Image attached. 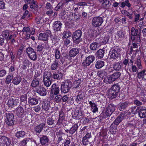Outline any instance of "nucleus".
Listing matches in <instances>:
<instances>
[{
    "label": "nucleus",
    "instance_id": "1",
    "mask_svg": "<svg viewBox=\"0 0 146 146\" xmlns=\"http://www.w3.org/2000/svg\"><path fill=\"white\" fill-rule=\"evenodd\" d=\"M113 89H110L107 92L108 98L111 99L115 98L118 95L119 92V85L116 84L112 86Z\"/></svg>",
    "mask_w": 146,
    "mask_h": 146
},
{
    "label": "nucleus",
    "instance_id": "2",
    "mask_svg": "<svg viewBox=\"0 0 146 146\" xmlns=\"http://www.w3.org/2000/svg\"><path fill=\"white\" fill-rule=\"evenodd\" d=\"M72 87V83L69 80L65 81L61 84L60 90L63 93H66L69 92Z\"/></svg>",
    "mask_w": 146,
    "mask_h": 146
},
{
    "label": "nucleus",
    "instance_id": "3",
    "mask_svg": "<svg viewBox=\"0 0 146 146\" xmlns=\"http://www.w3.org/2000/svg\"><path fill=\"white\" fill-rule=\"evenodd\" d=\"M82 33V32L80 30H76L73 33L72 38L74 43L78 44L82 40L81 38Z\"/></svg>",
    "mask_w": 146,
    "mask_h": 146
},
{
    "label": "nucleus",
    "instance_id": "4",
    "mask_svg": "<svg viewBox=\"0 0 146 146\" xmlns=\"http://www.w3.org/2000/svg\"><path fill=\"white\" fill-rule=\"evenodd\" d=\"M26 52L30 59L34 61L36 60L37 57L36 52L32 48H27L26 49Z\"/></svg>",
    "mask_w": 146,
    "mask_h": 146
},
{
    "label": "nucleus",
    "instance_id": "5",
    "mask_svg": "<svg viewBox=\"0 0 146 146\" xmlns=\"http://www.w3.org/2000/svg\"><path fill=\"white\" fill-rule=\"evenodd\" d=\"M11 139L5 137L3 136L0 138V146H13Z\"/></svg>",
    "mask_w": 146,
    "mask_h": 146
},
{
    "label": "nucleus",
    "instance_id": "6",
    "mask_svg": "<svg viewBox=\"0 0 146 146\" xmlns=\"http://www.w3.org/2000/svg\"><path fill=\"white\" fill-rule=\"evenodd\" d=\"M141 35V30L139 31L137 29H135L134 27H132L131 29V38L132 40H134L135 37L137 36L140 39V37Z\"/></svg>",
    "mask_w": 146,
    "mask_h": 146
},
{
    "label": "nucleus",
    "instance_id": "7",
    "mask_svg": "<svg viewBox=\"0 0 146 146\" xmlns=\"http://www.w3.org/2000/svg\"><path fill=\"white\" fill-rule=\"evenodd\" d=\"M58 119V116L56 115H52L51 117H48L46 119L47 124L52 127L55 126Z\"/></svg>",
    "mask_w": 146,
    "mask_h": 146
},
{
    "label": "nucleus",
    "instance_id": "8",
    "mask_svg": "<svg viewBox=\"0 0 146 146\" xmlns=\"http://www.w3.org/2000/svg\"><path fill=\"white\" fill-rule=\"evenodd\" d=\"M6 117L5 122L8 125L11 126L14 124V121H13L14 115L13 114L9 113H7Z\"/></svg>",
    "mask_w": 146,
    "mask_h": 146
},
{
    "label": "nucleus",
    "instance_id": "9",
    "mask_svg": "<svg viewBox=\"0 0 146 146\" xmlns=\"http://www.w3.org/2000/svg\"><path fill=\"white\" fill-rule=\"evenodd\" d=\"M103 22V19L102 17H95L92 19V24L95 27H97L100 26Z\"/></svg>",
    "mask_w": 146,
    "mask_h": 146
},
{
    "label": "nucleus",
    "instance_id": "10",
    "mask_svg": "<svg viewBox=\"0 0 146 146\" xmlns=\"http://www.w3.org/2000/svg\"><path fill=\"white\" fill-rule=\"evenodd\" d=\"M114 108L111 105H110L105 109V112L104 114V118H106L110 116L114 110Z\"/></svg>",
    "mask_w": 146,
    "mask_h": 146
},
{
    "label": "nucleus",
    "instance_id": "11",
    "mask_svg": "<svg viewBox=\"0 0 146 146\" xmlns=\"http://www.w3.org/2000/svg\"><path fill=\"white\" fill-rule=\"evenodd\" d=\"M60 88L59 86L56 85V84H54L52 86L50 93V96L51 94L55 95L58 94L59 93Z\"/></svg>",
    "mask_w": 146,
    "mask_h": 146
},
{
    "label": "nucleus",
    "instance_id": "12",
    "mask_svg": "<svg viewBox=\"0 0 146 146\" xmlns=\"http://www.w3.org/2000/svg\"><path fill=\"white\" fill-rule=\"evenodd\" d=\"M116 49L114 48L111 49L109 54L110 58L115 59L118 58L119 55L118 49Z\"/></svg>",
    "mask_w": 146,
    "mask_h": 146
},
{
    "label": "nucleus",
    "instance_id": "13",
    "mask_svg": "<svg viewBox=\"0 0 146 146\" xmlns=\"http://www.w3.org/2000/svg\"><path fill=\"white\" fill-rule=\"evenodd\" d=\"M35 91L42 96H45L46 94V89L41 86L36 87Z\"/></svg>",
    "mask_w": 146,
    "mask_h": 146
},
{
    "label": "nucleus",
    "instance_id": "14",
    "mask_svg": "<svg viewBox=\"0 0 146 146\" xmlns=\"http://www.w3.org/2000/svg\"><path fill=\"white\" fill-rule=\"evenodd\" d=\"M43 81L45 86L46 87H49L51 83V82L50 80L49 76H48L46 73H44L43 75Z\"/></svg>",
    "mask_w": 146,
    "mask_h": 146
},
{
    "label": "nucleus",
    "instance_id": "15",
    "mask_svg": "<svg viewBox=\"0 0 146 146\" xmlns=\"http://www.w3.org/2000/svg\"><path fill=\"white\" fill-rule=\"evenodd\" d=\"M18 103V101L17 100L13 98L11 99L8 100L7 104L9 107L15 109L17 107Z\"/></svg>",
    "mask_w": 146,
    "mask_h": 146
},
{
    "label": "nucleus",
    "instance_id": "16",
    "mask_svg": "<svg viewBox=\"0 0 146 146\" xmlns=\"http://www.w3.org/2000/svg\"><path fill=\"white\" fill-rule=\"evenodd\" d=\"M14 111V112L16 113V115L19 117H21L24 113V110L21 106H20L16 108Z\"/></svg>",
    "mask_w": 146,
    "mask_h": 146
},
{
    "label": "nucleus",
    "instance_id": "17",
    "mask_svg": "<svg viewBox=\"0 0 146 146\" xmlns=\"http://www.w3.org/2000/svg\"><path fill=\"white\" fill-rule=\"evenodd\" d=\"M45 125V124L44 123H40L34 127V131L36 133L39 134L42 131Z\"/></svg>",
    "mask_w": 146,
    "mask_h": 146
},
{
    "label": "nucleus",
    "instance_id": "18",
    "mask_svg": "<svg viewBox=\"0 0 146 146\" xmlns=\"http://www.w3.org/2000/svg\"><path fill=\"white\" fill-rule=\"evenodd\" d=\"M51 77L54 79L60 80L63 77V74L61 72H54L52 74H51Z\"/></svg>",
    "mask_w": 146,
    "mask_h": 146
},
{
    "label": "nucleus",
    "instance_id": "19",
    "mask_svg": "<svg viewBox=\"0 0 146 146\" xmlns=\"http://www.w3.org/2000/svg\"><path fill=\"white\" fill-rule=\"evenodd\" d=\"M62 25V23L60 21H55L53 24V27L54 30L56 31L60 30Z\"/></svg>",
    "mask_w": 146,
    "mask_h": 146
},
{
    "label": "nucleus",
    "instance_id": "20",
    "mask_svg": "<svg viewBox=\"0 0 146 146\" xmlns=\"http://www.w3.org/2000/svg\"><path fill=\"white\" fill-rule=\"evenodd\" d=\"M89 37L91 39L95 38L97 36L98 33L96 30H93L91 29L89 30L88 32Z\"/></svg>",
    "mask_w": 146,
    "mask_h": 146
},
{
    "label": "nucleus",
    "instance_id": "21",
    "mask_svg": "<svg viewBox=\"0 0 146 146\" xmlns=\"http://www.w3.org/2000/svg\"><path fill=\"white\" fill-rule=\"evenodd\" d=\"M79 48H72L69 51V55L70 57L76 56L79 52Z\"/></svg>",
    "mask_w": 146,
    "mask_h": 146
},
{
    "label": "nucleus",
    "instance_id": "22",
    "mask_svg": "<svg viewBox=\"0 0 146 146\" xmlns=\"http://www.w3.org/2000/svg\"><path fill=\"white\" fill-rule=\"evenodd\" d=\"M71 20L74 21H76L80 19L81 15L78 13H71L69 16Z\"/></svg>",
    "mask_w": 146,
    "mask_h": 146
},
{
    "label": "nucleus",
    "instance_id": "23",
    "mask_svg": "<svg viewBox=\"0 0 146 146\" xmlns=\"http://www.w3.org/2000/svg\"><path fill=\"white\" fill-rule=\"evenodd\" d=\"M49 141L48 137L45 135H42L40 139V141L42 145H44L47 143Z\"/></svg>",
    "mask_w": 146,
    "mask_h": 146
},
{
    "label": "nucleus",
    "instance_id": "24",
    "mask_svg": "<svg viewBox=\"0 0 146 146\" xmlns=\"http://www.w3.org/2000/svg\"><path fill=\"white\" fill-rule=\"evenodd\" d=\"M105 51L102 49H100L98 50L95 53V55L99 59L103 58L104 54Z\"/></svg>",
    "mask_w": 146,
    "mask_h": 146
},
{
    "label": "nucleus",
    "instance_id": "25",
    "mask_svg": "<svg viewBox=\"0 0 146 146\" xmlns=\"http://www.w3.org/2000/svg\"><path fill=\"white\" fill-rule=\"evenodd\" d=\"M100 46L101 44L100 43L95 42L91 44L90 46V48L91 50H95Z\"/></svg>",
    "mask_w": 146,
    "mask_h": 146
},
{
    "label": "nucleus",
    "instance_id": "26",
    "mask_svg": "<svg viewBox=\"0 0 146 146\" xmlns=\"http://www.w3.org/2000/svg\"><path fill=\"white\" fill-rule=\"evenodd\" d=\"M89 103L92 110V111L94 113H95L96 112L98 111V108L97 107V105L95 103H93L91 101H89Z\"/></svg>",
    "mask_w": 146,
    "mask_h": 146
},
{
    "label": "nucleus",
    "instance_id": "27",
    "mask_svg": "<svg viewBox=\"0 0 146 146\" xmlns=\"http://www.w3.org/2000/svg\"><path fill=\"white\" fill-rule=\"evenodd\" d=\"M39 82L38 81V79L37 77L35 76L34 78L32 81L31 86L33 87H38L39 84Z\"/></svg>",
    "mask_w": 146,
    "mask_h": 146
},
{
    "label": "nucleus",
    "instance_id": "28",
    "mask_svg": "<svg viewBox=\"0 0 146 146\" xmlns=\"http://www.w3.org/2000/svg\"><path fill=\"white\" fill-rule=\"evenodd\" d=\"M104 65V62L103 61L99 60L96 62L95 67L98 69L101 68Z\"/></svg>",
    "mask_w": 146,
    "mask_h": 146
},
{
    "label": "nucleus",
    "instance_id": "29",
    "mask_svg": "<svg viewBox=\"0 0 146 146\" xmlns=\"http://www.w3.org/2000/svg\"><path fill=\"white\" fill-rule=\"evenodd\" d=\"M28 103L31 105H36L38 103V100L34 97H30L28 98Z\"/></svg>",
    "mask_w": 146,
    "mask_h": 146
},
{
    "label": "nucleus",
    "instance_id": "30",
    "mask_svg": "<svg viewBox=\"0 0 146 146\" xmlns=\"http://www.w3.org/2000/svg\"><path fill=\"white\" fill-rule=\"evenodd\" d=\"M139 115L141 118L146 117V109H140L138 111Z\"/></svg>",
    "mask_w": 146,
    "mask_h": 146
},
{
    "label": "nucleus",
    "instance_id": "31",
    "mask_svg": "<svg viewBox=\"0 0 146 146\" xmlns=\"http://www.w3.org/2000/svg\"><path fill=\"white\" fill-rule=\"evenodd\" d=\"M117 126L115 125L114 124H112L110 126L109 131L112 134H115L117 131Z\"/></svg>",
    "mask_w": 146,
    "mask_h": 146
},
{
    "label": "nucleus",
    "instance_id": "32",
    "mask_svg": "<svg viewBox=\"0 0 146 146\" xmlns=\"http://www.w3.org/2000/svg\"><path fill=\"white\" fill-rule=\"evenodd\" d=\"M22 79L20 76H17L13 78L12 83L15 85L19 84L21 82Z\"/></svg>",
    "mask_w": 146,
    "mask_h": 146
},
{
    "label": "nucleus",
    "instance_id": "33",
    "mask_svg": "<svg viewBox=\"0 0 146 146\" xmlns=\"http://www.w3.org/2000/svg\"><path fill=\"white\" fill-rule=\"evenodd\" d=\"M25 135V132L23 131H17L15 133V136L17 138H19L24 137Z\"/></svg>",
    "mask_w": 146,
    "mask_h": 146
},
{
    "label": "nucleus",
    "instance_id": "34",
    "mask_svg": "<svg viewBox=\"0 0 146 146\" xmlns=\"http://www.w3.org/2000/svg\"><path fill=\"white\" fill-rule=\"evenodd\" d=\"M38 39L39 40L44 41H47L48 38L44 33H40L38 36Z\"/></svg>",
    "mask_w": 146,
    "mask_h": 146
},
{
    "label": "nucleus",
    "instance_id": "35",
    "mask_svg": "<svg viewBox=\"0 0 146 146\" xmlns=\"http://www.w3.org/2000/svg\"><path fill=\"white\" fill-rule=\"evenodd\" d=\"M128 105L129 103L127 101L121 103L119 107V110L120 111H123L128 106Z\"/></svg>",
    "mask_w": 146,
    "mask_h": 146
},
{
    "label": "nucleus",
    "instance_id": "36",
    "mask_svg": "<svg viewBox=\"0 0 146 146\" xmlns=\"http://www.w3.org/2000/svg\"><path fill=\"white\" fill-rule=\"evenodd\" d=\"M42 109L45 111H48L49 109L50 106L48 103L46 102H44L42 106Z\"/></svg>",
    "mask_w": 146,
    "mask_h": 146
},
{
    "label": "nucleus",
    "instance_id": "37",
    "mask_svg": "<svg viewBox=\"0 0 146 146\" xmlns=\"http://www.w3.org/2000/svg\"><path fill=\"white\" fill-rule=\"evenodd\" d=\"M13 75L9 74L7 77L5 83L7 84H9L13 79Z\"/></svg>",
    "mask_w": 146,
    "mask_h": 146
},
{
    "label": "nucleus",
    "instance_id": "38",
    "mask_svg": "<svg viewBox=\"0 0 146 146\" xmlns=\"http://www.w3.org/2000/svg\"><path fill=\"white\" fill-rule=\"evenodd\" d=\"M78 127V125L77 124H75L74 126L72 127L69 130V133L71 134H72L74 133L77 130Z\"/></svg>",
    "mask_w": 146,
    "mask_h": 146
},
{
    "label": "nucleus",
    "instance_id": "39",
    "mask_svg": "<svg viewBox=\"0 0 146 146\" xmlns=\"http://www.w3.org/2000/svg\"><path fill=\"white\" fill-rule=\"evenodd\" d=\"M72 35L71 32L68 31H64L62 34L63 38H67L70 37Z\"/></svg>",
    "mask_w": 146,
    "mask_h": 146
},
{
    "label": "nucleus",
    "instance_id": "40",
    "mask_svg": "<svg viewBox=\"0 0 146 146\" xmlns=\"http://www.w3.org/2000/svg\"><path fill=\"white\" fill-rule=\"evenodd\" d=\"M58 67V61L56 60L53 63L51 64V68L52 70H56Z\"/></svg>",
    "mask_w": 146,
    "mask_h": 146
},
{
    "label": "nucleus",
    "instance_id": "41",
    "mask_svg": "<svg viewBox=\"0 0 146 146\" xmlns=\"http://www.w3.org/2000/svg\"><path fill=\"white\" fill-rule=\"evenodd\" d=\"M2 35L3 37L7 40H8V36L9 35V32L8 30H6L2 32Z\"/></svg>",
    "mask_w": 146,
    "mask_h": 146
},
{
    "label": "nucleus",
    "instance_id": "42",
    "mask_svg": "<svg viewBox=\"0 0 146 146\" xmlns=\"http://www.w3.org/2000/svg\"><path fill=\"white\" fill-rule=\"evenodd\" d=\"M15 68L14 65L11 66L9 69V74L13 75L15 73Z\"/></svg>",
    "mask_w": 146,
    "mask_h": 146
},
{
    "label": "nucleus",
    "instance_id": "43",
    "mask_svg": "<svg viewBox=\"0 0 146 146\" xmlns=\"http://www.w3.org/2000/svg\"><path fill=\"white\" fill-rule=\"evenodd\" d=\"M81 114V113H80L78 110H75L74 114V116L76 119H78L80 118Z\"/></svg>",
    "mask_w": 146,
    "mask_h": 146
},
{
    "label": "nucleus",
    "instance_id": "44",
    "mask_svg": "<svg viewBox=\"0 0 146 146\" xmlns=\"http://www.w3.org/2000/svg\"><path fill=\"white\" fill-rule=\"evenodd\" d=\"M110 5V1L108 0H105L102 4V6L103 8L108 7Z\"/></svg>",
    "mask_w": 146,
    "mask_h": 146
},
{
    "label": "nucleus",
    "instance_id": "45",
    "mask_svg": "<svg viewBox=\"0 0 146 146\" xmlns=\"http://www.w3.org/2000/svg\"><path fill=\"white\" fill-rule=\"evenodd\" d=\"M61 54L58 49H55V57L57 59H59L60 57Z\"/></svg>",
    "mask_w": 146,
    "mask_h": 146
},
{
    "label": "nucleus",
    "instance_id": "46",
    "mask_svg": "<svg viewBox=\"0 0 146 146\" xmlns=\"http://www.w3.org/2000/svg\"><path fill=\"white\" fill-rule=\"evenodd\" d=\"M145 70H143L142 71L139 72H137V74L138 78L140 79L141 78H142L145 74Z\"/></svg>",
    "mask_w": 146,
    "mask_h": 146
},
{
    "label": "nucleus",
    "instance_id": "47",
    "mask_svg": "<svg viewBox=\"0 0 146 146\" xmlns=\"http://www.w3.org/2000/svg\"><path fill=\"white\" fill-rule=\"evenodd\" d=\"M80 83V81L79 80L75 81L73 83V88H76L79 87Z\"/></svg>",
    "mask_w": 146,
    "mask_h": 146
},
{
    "label": "nucleus",
    "instance_id": "48",
    "mask_svg": "<svg viewBox=\"0 0 146 146\" xmlns=\"http://www.w3.org/2000/svg\"><path fill=\"white\" fill-rule=\"evenodd\" d=\"M63 6V3L62 2H60L55 7V10L56 11H58L59 9H62Z\"/></svg>",
    "mask_w": 146,
    "mask_h": 146
},
{
    "label": "nucleus",
    "instance_id": "49",
    "mask_svg": "<svg viewBox=\"0 0 146 146\" xmlns=\"http://www.w3.org/2000/svg\"><path fill=\"white\" fill-rule=\"evenodd\" d=\"M86 59L91 63H92L95 60V57L93 55H90L87 57Z\"/></svg>",
    "mask_w": 146,
    "mask_h": 146
},
{
    "label": "nucleus",
    "instance_id": "50",
    "mask_svg": "<svg viewBox=\"0 0 146 146\" xmlns=\"http://www.w3.org/2000/svg\"><path fill=\"white\" fill-rule=\"evenodd\" d=\"M143 100H142L141 101H140L136 99L134 101V104L137 105V106H140L142 105V102H143Z\"/></svg>",
    "mask_w": 146,
    "mask_h": 146
},
{
    "label": "nucleus",
    "instance_id": "51",
    "mask_svg": "<svg viewBox=\"0 0 146 146\" xmlns=\"http://www.w3.org/2000/svg\"><path fill=\"white\" fill-rule=\"evenodd\" d=\"M57 134L58 135V139L57 140V142L58 143H59L62 140L63 138H62V137L63 135H64L63 133L60 132H57Z\"/></svg>",
    "mask_w": 146,
    "mask_h": 146
},
{
    "label": "nucleus",
    "instance_id": "52",
    "mask_svg": "<svg viewBox=\"0 0 146 146\" xmlns=\"http://www.w3.org/2000/svg\"><path fill=\"white\" fill-rule=\"evenodd\" d=\"M27 95L26 94L22 95L20 97V100L21 102H24L26 103L27 102Z\"/></svg>",
    "mask_w": 146,
    "mask_h": 146
},
{
    "label": "nucleus",
    "instance_id": "53",
    "mask_svg": "<svg viewBox=\"0 0 146 146\" xmlns=\"http://www.w3.org/2000/svg\"><path fill=\"white\" fill-rule=\"evenodd\" d=\"M62 96L61 95H57L54 98V100L56 102L59 103L62 100Z\"/></svg>",
    "mask_w": 146,
    "mask_h": 146
},
{
    "label": "nucleus",
    "instance_id": "54",
    "mask_svg": "<svg viewBox=\"0 0 146 146\" xmlns=\"http://www.w3.org/2000/svg\"><path fill=\"white\" fill-rule=\"evenodd\" d=\"M44 33L45 34L48 38L49 36L51 37L52 36L51 32L50 30H46Z\"/></svg>",
    "mask_w": 146,
    "mask_h": 146
},
{
    "label": "nucleus",
    "instance_id": "55",
    "mask_svg": "<svg viewBox=\"0 0 146 146\" xmlns=\"http://www.w3.org/2000/svg\"><path fill=\"white\" fill-rule=\"evenodd\" d=\"M107 82L110 84L112 83V82L115 81V79H114L113 76H112V75L107 77Z\"/></svg>",
    "mask_w": 146,
    "mask_h": 146
},
{
    "label": "nucleus",
    "instance_id": "56",
    "mask_svg": "<svg viewBox=\"0 0 146 146\" xmlns=\"http://www.w3.org/2000/svg\"><path fill=\"white\" fill-rule=\"evenodd\" d=\"M27 61L26 60H24L23 62L22 66H21V68L24 70H25L27 68Z\"/></svg>",
    "mask_w": 146,
    "mask_h": 146
},
{
    "label": "nucleus",
    "instance_id": "57",
    "mask_svg": "<svg viewBox=\"0 0 146 146\" xmlns=\"http://www.w3.org/2000/svg\"><path fill=\"white\" fill-rule=\"evenodd\" d=\"M91 62L87 60L86 59L83 63L82 64L84 67H86L90 64Z\"/></svg>",
    "mask_w": 146,
    "mask_h": 146
},
{
    "label": "nucleus",
    "instance_id": "58",
    "mask_svg": "<svg viewBox=\"0 0 146 146\" xmlns=\"http://www.w3.org/2000/svg\"><path fill=\"white\" fill-rule=\"evenodd\" d=\"M88 139L83 138H82V143L84 145H86L88 144L89 141Z\"/></svg>",
    "mask_w": 146,
    "mask_h": 146
},
{
    "label": "nucleus",
    "instance_id": "59",
    "mask_svg": "<svg viewBox=\"0 0 146 146\" xmlns=\"http://www.w3.org/2000/svg\"><path fill=\"white\" fill-rule=\"evenodd\" d=\"M62 102H66L69 99L68 96L67 95H65L63 96H62Z\"/></svg>",
    "mask_w": 146,
    "mask_h": 146
},
{
    "label": "nucleus",
    "instance_id": "60",
    "mask_svg": "<svg viewBox=\"0 0 146 146\" xmlns=\"http://www.w3.org/2000/svg\"><path fill=\"white\" fill-rule=\"evenodd\" d=\"M109 36L108 35L106 36L104 38L102 41L103 44H105L108 42L109 39Z\"/></svg>",
    "mask_w": 146,
    "mask_h": 146
},
{
    "label": "nucleus",
    "instance_id": "61",
    "mask_svg": "<svg viewBox=\"0 0 146 146\" xmlns=\"http://www.w3.org/2000/svg\"><path fill=\"white\" fill-rule=\"evenodd\" d=\"M70 140L68 138H67L64 143V146H70L69 145L70 144Z\"/></svg>",
    "mask_w": 146,
    "mask_h": 146
},
{
    "label": "nucleus",
    "instance_id": "62",
    "mask_svg": "<svg viewBox=\"0 0 146 146\" xmlns=\"http://www.w3.org/2000/svg\"><path fill=\"white\" fill-rule=\"evenodd\" d=\"M59 118L64 119L65 116L64 113L62 111H60L59 114Z\"/></svg>",
    "mask_w": 146,
    "mask_h": 146
},
{
    "label": "nucleus",
    "instance_id": "63",
    "mask_svg": "<svg viewBox=\"0 0 146 146\" xmlns=\"http://www.w3.org/2000/svg\"><path fill=\"white\" fill-rule=\"evenodd\" d=\"M113 69L116 71L119 70V62H115L114 64Z\"/></svg>",
    "mask_w": 146,
    "mask_h": 146
},
{
    "label": "nucleus",
    "instance_id": "64",
    "mask_svg": "<svg viewBox=\"0 0 146 146\" xmlns=\"http://www.w3.org/2000/svg\"><path fill=\"white\" fill-rule=\"evenodd\" d=\"M6 74V71L4 70H2L0 71V77H3Z\"/></svg>",
    "mask_w": 146,
    "mask_h": 146
}]
</instances>
